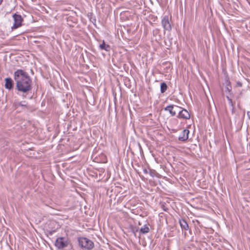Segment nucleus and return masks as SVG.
Masks as SVG:
<instances>
[{"label": "nucleus", "instance_id": "obj_20", "mask_svg": "<svg viewBox=\"0 0 250 250\" xmlns=\"http://www.w3.org/2000/svg\"><path fill=\"white\" fill-rule=\"evenodd\" d=\"M249 3L250 4V0H248Z\"/></svg>", "mask_w": 250, "mask_h": 250}, {"label": "nucleus", "instance_id": "obj_10", "mask_svg": "<svg viewBox=\"0 0 250 250\" xmlns=\"http://www.w3.org/2000/svg\"><path fill=\"white\" fill-rule=\"evenodd\" d=\"M99 47L100 49L104 50L106 51H109L110 50V45L106 44L104 40L103 41L102 43L100 44Z\"/></svg>", "mask_w": 250, "mask_h": 250}, {"label": "nucleus", "instance_id": "obj_8", "mask_svg": "<svg viewBox=\"0 0 250 250\" xmlns=\"http://www.w3.org/2000/svg\"><path fill=\"white\" fill-rule=\"evenodd\" d=\"M189 131L188 129L183 130L181 134L179 136L178 139L181 141H186L188 139Z\"/></svg>", "mask_w": 250, "mask_h": 250}, {"label": "nucleus", "instance_id": "obj_15", "mask_svg": "<svg viewBox=\"0 0 250 250\" xmlns=\"http://www.w3.org/2000/svg\"><path fill=\"white\" fill-rule=\"evenodd\" d=\"M15 106H25L26 104H22V102H18L15 104Z\"/></svg>", "mask_w": 250, "mask_h": 250}, {"label": "nucleus", "instance_id": "obj_1", "mask_svg": "<svg viewBox=\"0 0 250 250\" xmlns=\"http://www.w3.org/2000/svg\"><path fill=\"white\" fill-rule=\"evenodd\" d=\"M14 79L16 83V89L24 94H27L32 89V79L28 74L22 69H18L14 72Z\"/></svg>", "mask_w": 250, "mask_h": 250}, {"label": "nucleus", "instance_id": "obj_3", "mask_svg": "<svg viewBox=\"0 0 250 250\" xmlns=\"http://www.w3.org/2000/svg\"><path fill=\"white\" fill-rule=\"evenodd\" d=\"M69 244L67 239L65 237H59L55 242V246L59 249H62L66 247Z\"/></svg>", "mask_w": 250, "mask_h": 250}, {"label": "nucleus", "instance_id": "obj_12", "mask_svg": "<svg viewBox=\"0 0 250 250\" xmlns=\"http://www.w3.org/2000/svg\"><path fill=\"white\" fill-rule=\"evenodd\" d=\"M226 98L229 101V104L232 107V112H233L234 109V104L235 102H233L231 98H230L229 96H227Z\"/></svg>", "mask_w": 250, "mask_h": 250}, {"label": "nucleus", "instance_id": "obj_18", "mask_svg": "<svg viewBox=\"0 0 250 250\" xmlns=\"http://www.w3.org/2000/svg\"><path fill=\"white\" fill-rule=\"evenodd\" d=\"M247 115H248L249 118L250 119V111H248Z\"/></svg>", "mask_w": 250, "mask_h": 250}, {"label": "nucleus", "instance_id": "obj_21", "mask_svg": "<svg viewBox=\"0 0 250 250\" xmlns=\"http://www.w3.org/2000/svg\"><path fill=\"white\" fill-rule=\"evenodd\" d=\"M145 171V172L146 173L147 172V170L146 169L144 170Z\"/></svg>", "mask_w": 250, "mask_h": 250}, {"label": "nucleus", "instance_id": "obj_11", "mask_svg": "<svg viewBox=\"0 0 250 250\" xmlns=\"http://www.w3.org/2000/svg\"><path fill=\"white\" fill-rule=\"evenodd\" d=\"M179 223L182 229L185 230H188V225L187 222L184 219H181L179 220Z\"/></svg>", "mask_w": 250, "mask_h": 250}, {"label": "nucleus", "instance_id": "obj_5", "mask_svg": "<svg viewBox=\"0 0 250 250\" xmlns=\"http://www.w3.org/2000/svg\"><path fill=\"white\" fill-rule=\"evenodd\" d=\"M13 18L14 21V23L13 26L12 27V28L13 29H17L19 27L21 26V22L23 21L21 16L20 15L14 14L13 15Z\"/></svg>", "mask_w": 250, "mask_h": 250}, {"label": "nucleus", "instance_id": "obj_9", "mask_svg": "<svg viewBox=\"0 0 250 250\" xmlns=\"http://www.w3.org/2000/svg\"><path fill=\"white\" fill-rule=\"evenodd\" d=\"M5 87L6 89H11L13 87V81L10 78H6L5 79Z\"/></svg>", "mask_w": 250, "mask_h": 250}, {"label": "nucleus", "instance_id": "obj_7", "mask_svg": "<svg viewBox=\"0 0 250 250\" xmlns=\"http://www.w3.org/2000/svg\"><path fill=\"white\" fill-rule=\"evenodd\" d=\"M178 112H179V114L177 116L178 118L186 120L190 118V114L186 109L182 108L181 109H179Z\"/></svg>", "mask_w": 250, "mask_h": 250}, {"label": "nucleus", "instance_id": "obj_2", "mask_svg": "<svg viewBox=\"0 0 250 250\" xmlns=\"http://www.w3.org/2000/svg\"><path fill=\"white\" fill-rule=\"evenodd\" d=\"M80 245L87 250H91L94 247L93 242L85 237H82L79 239Z\"/></svg>", "mask_w": 250, "mask_h": 250}, {"label": "nucleus", "instance_id": "obj_14", "mask_svg": "<svg viewBox=\"0 0 250 250\" xmlns=\"http://www.w3.org/2000/svg\"><path fill=\"white\" fill-rule=\"evenodd\" d=\"M167 88V86L165 83H162L161 84V92L164 93L166 92Z\"/></svg>", "mask_w": 250, "mask_h": 250}, {"label": "nucleus", "instance_id": "obj_17", "mask_svg": "<svg viewBox=\"0 0 250 250\" xmlns=\"http://www.w3.org/2000/svg\"><path fill=\"white\" fill-rule=\"evenodd\" d=\"M237 85L239 87H241L242 86V84L241 82H237Z\"/></svg>", "mask_w": 250, "mask_h": 250}, {"label": "nucleus", "instance_id": "obj_4", "mask_svg": "<svg viewBox=\"0 0 250 250\" xmlns=\"http://www.w3.org/2000/svg\"><path fill=\"white\" fill-rule=\"evenodd\" d=\"M161 24L164 31H170L172 26L169 21V17L167 15L164 16L162 19Z\"/></svg>", "mask_w": 250, "mask_h": 250}, {"label": "nucleus", "instance_id": "obj_13", "mask_svg": "<svg viewBox=\"0 0 250 250\" xmlns=\"http://www.w3.org/2000/svg\"><path fill=\"white\" fill-rule=\"evenodd\" d=\"M149 231V229L147 225L144 226L140 229V231L143 233H146Z\"/></svg>", "mask_w": 250, "mask_h": 250}, {"label": "nucleus", "instance_id": "obj_16", "mask_svg": "<svg viewBox=\"0 0 250 250\" xmlns=\"http://www.w3.org/2000/svg\"><path fill=\"white\" fill-rule=\"evenodd\" d=\"M231 90V86L229 84L227 85V86L226 87V91H227L229 93H230Z\"/></svg>", "mask_w": 250, "mask_h": 250}, {"label": "nucleus", "instance_id": "obj_6", "mask_svg": "<svg viewBox=\"0 0 250 250\" xmlns=\"http://www.w3.org/2000/svg\"><path fill=\"white\" fill-rule=\"evenodd\" d=\"M182 108L175 105H169L164 108V110L168 111L172 116L176 115V112Z\"/></svg>", "mask_w": 250, "mask_h": 250}, {"label": "nucleus", "instance_id": "obj_19", "mask_svg": "<svg viewBox=\"0 0 250 250\" xmlns=\"http://www.w3.org/2000/svg\"><path fill=\"white\" fill-rule=\"evenodd\" d=\"M2 1H3V0H0V5L1 4Z\"/></svg>", "mask_w": 250, "mask_h": 250}]
</instances>
